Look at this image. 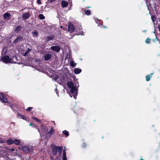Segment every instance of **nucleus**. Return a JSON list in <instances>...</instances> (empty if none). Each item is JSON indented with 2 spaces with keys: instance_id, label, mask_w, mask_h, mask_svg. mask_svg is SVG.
Returning a JSON list of instances; mask_svg holds the SVG:
<instances>
[{
  "instance_id": "f257e3e1",
  "label": "nucleus",
  "mask_w": 160,
  "mask_h": 160,
  "mask_svg": "<svg viewBox=\"0 0 160 160\" xmlns=\"http://www.w3.org/2000/svg\"><path fill=\"white\" fill-rule=\"evenodd\" d=\"M67 86L70 90V96L71 97H73L75 99H76L78 93V88L79 87L78 82H76L75 84L71 82H68L67 83Z\"/></svg>"
},
{
  "instance_id": "f03ea898",
  "label": "nucleus",
  "mask_w": 160,
  "mask_h": 160,
  "mask_svg": "<svg viewBox=\"0 0 160 160\" xmlns=\"http://www.w3.org/2000/svg\"><path fill=\"white\" fill-rule=\"evenodd\" d=\"M54 79L58 82L59 84H62L65 83L66 82L65 79L63 77L62 75L60 76L56 75H53Z\"/></svg>"
},
{
  "instance_id": "7ed1b4c3",
  "label": "nucleus",
  "mask_w": 160,
  "mask_h": 160,
  "mask_svg": "<svg viewBox=\"0 0 160 160\" xmlns=\"http://www.w3.org/2000/svg\"><path fill=\"white\" fill-rule=\"evenodd\" d=\"M1 60L2 61L5 63H10V58L8 56H2L1 57Z\"/></svg>"
},
{
  "instance_id": "20e7f679",
  "label": "nucleus",
  "mask_w": 160,
  "mask_h": 160,
  "mask_svg": "<svg viewBox=\"0 0 160 160\" xmlns=\"http://www.w3.org/2000/svg\"><path fill=\"white\" fill-rule=\"evenodd\" d=\"M0 101L3 102H7V99L6 97L2 93L0 92Z\"/></svg>"
},
{
  "instance_id": "39448f33",
  "label": "nucleus",
  "mask_w": 160,
  "mask_h": 160,
  "mask_svg": "<svg viewBox=\"0 0 160 160\" xmlns=\"http://www.w3.org/2000/svg\"><path fill=\"white\" fill-rule=\"evenodd\" d=\"M75 28L71 23H69L68 25V30L70 32H72L74 31Z\"/></svg>"
},
{
  "instance_id": "423d86ee",
  "label": "nucleus",
  "mask_w": 160,
  "mask_h": 160,
  "mask_svg": "<svg viewBox=\"0 0 160 160\" xmlns=\"http://www.w3.org/2000/svg\"><path fill=\"white\" fill-rule=\"evenodd\" d=\"M54 131V130L53 128H51V129L49 131L47 134H46V138L47 139H48L50 138Z\"/></svg>"
},
{
  "instance_id": "0eeeda50",
  "label": "nucleus",
  "mask_w": 160,
  "mask_h": 160,
  "mask_svg": "<svg viewBox=\"0 0 160 160\" xmlns=\"http://www.w3.org/2000/svg\"><path fill=\"white\" fill-rule=\"evenodd\" d=\"M52 50L54 51L58 52L60 50V48L58 46H53L51 48Z\"/></svg>"
},
{
  "instance_id": "6e6552de",
  "label": "nucleus",
  "mask_w": 160,
  "mask_h": 160,
  "mask_svg": "<svg viewBox=\"0 0 160 160\" xmlns=\"http://www.w3.org/2000/svg\"><path fill=\"white\" fill-rule=\"evenodd\" d=\"M18 58L16 57H13L12 58H10V63H17Z\"/></svg>"
},
{
  "instance_id": "1a4fd4ad",
  "label": "nucleus",
  "mask_w": 160,
  "mask_h": 160,
  "mask_svg": "<svg viewBox=\"0 0 160 160\" xmlns=\"http://www.w3.org/2000/svg\"><path fill=\"white\" fill-rule=\"evenodd\" d=\"M52 57L51 54H47L45 55L44 57V60L46 61H47L50 60Z\"/></svg>"
},
{
  "instance_id": "9d476101",
  "label": "nucleus",
  "mask_w": 160,
  "mask_h": 160,
  "mask_svg": "<svg viewBox=\"0 0 160 160\" xmlns=\"http://www.w3.org/2000/svg\"><path fill=\"white\" fill-rule=\"evenodd\" d=\"M30 13L28 12H26L24 13L22 16L23 19H26L30 16Z\"/></svg>"
},
{
  "instance_id": "9b49d317",
  "label": "nucleus",
  "mask_w": 160,
  "mask_h": 160,
  "mask_svg": "<svg viewBox=\"0 0 160 160\" xmlns=\"http://www.w3.org/2000/svg\"><path fill=\"white\" fill-rule=\"evenodd\" d=\"M10 16V14L9 13H5L3 15L4 19L7 20L9 19Z\"/></svg>"
},
{
  "instance_id": "f8f14e48",
  "label": "nucleus",
  "mask_w": 160,
  "mask_h": 160,
  "mask_svg": "<svg viewBox=\"0 0 160 160\" xmlns=\"http://www.w3.org/2000/svg\"><path fill=\"white\" fill-rule=\"evenodd\" d=\"M82 71V70L78 68H76L74 70V72L76 74H78Z\"/></svg>"
},
{
  "instance_id": "ddd939ff",
  "label": "nucleus",
  "mask_w": 160,
  "mask_h": 160,
  "mask_svg": "<svg viewBox=\"0 0 160 160\" xmlns=\"http://www.w3.org/2000/svg\"><path fill=\"white\" fill-rule=\"evenodd\" d=\"M68 5V3L67 2L64 1H63L62 2V7H67Z\"/></svg>"
},
{
  "instance_id": "4468645a",
  "label": "nucleus",
  "mask_w": 160,
  "mask_h": 160,
  "mask_svg": "<svg viewBox=\"0 0 160 160\" xmlns=\"http://www.w3.org/2000/svg\"><path fill=\"white\" fill-rule=\"evenodd\" d=\"M13 140L11 138H10L7 141V144L8 145L12 144L13 143Z\"/></svg>"
},
{
  "instance_id": "2eb2a0df",
  "label": "nucleus",
  "mask_w": 160,
  "mask_h": 160,
  "mask_svg": "<svg viewBox=\"0 0 160 160\" xmlns=\"http://www.w3.org/2000/svg\"><path fill=\"white\" fill-rule=\"evenodd\" d=\"M22 38L21 36H19L17 38L14 40V42L16 43L20 42L22 39Z\"/></svg>"
},
{
  "instance_id": "dca6fc26",
  "label": "nucleus",
  "mask_w": 160,
  "mask_h": 160,
  "mask_svg": "<svg viewBox=\"0 0 160 160\" xmlns=\"http://www.w3.org/2000/svg\"><path fill=\"white\" fill-rule=\"evenodd\" d=\"M153 74V73H152L150 74L149 75H148L146 77V80L147 81H149V80H150V78H151L152 77V76Z\"/></svg>"
},
{
  "instance_id": "f3484780",
  "label": "nucleus",
  "mask_w": 160,
  "mask_h": 160,
  "mask_svg": "<svg viewBox=\"0 0 160 160\" xmlns=\"http://www.w3.org/2000/svg\"><path fill=\"white\" fill-rule=\"evenodd\" d=\"M151 19L154 25H155V24H157V23H155V21L156 19V17L154 15H153L151 16ZM157 23V22L156 23Z\"/></svg>"
},
{
  "instance_id": "a211bd4d",
  "label": "nucleus",
  "mask_w": 160,
  "mask_h": 160,
  "mask_svg": "<svg viewBox=\"0 0 160 160\" xmlns=\"http://www.w3.org/2000/svg\"><path fill=\"white\" fill-rule=\"evenodd\" d=\"M70 64L71 66L72 67H74L77 64L76 63H75V62L72 60H71L70 62Z\"/></svg>"
},
{
  "instance_id": "6ab92c4d",
  "label": "nucleus",
  "mask_w": 160,
  "mask_h": 160,
  "mask_svg": "<svg viewBox=\"0 0 160 160\" xmlns=\"http://www.w3.org/2000/svg\"><path fill=\"white\" fill-rule=\"evenodd\" d=\"M23 151L25 152H27L29 151V149L28 147L26 146H24L22 148Z\"/></svg>"
},
{
  "instance_id": "aec40b11",
  "label": "nucleus",
  "mask_w": 160,
  "mask_h": 160,
  "mask_svg": "<svg viewBox=\"0 0 160 160\" xmlns=\"http://www.w3.org/2000/svg\"><path fill=\"white\" fill-rule=\"evenodd\" d=\"M57 152V147H54L52 149V152L54 155H56Z\"/></svg>"
},
{
  "instance_id": "412c9836",
  "label": "nucleus",
  "mask_w": 160,
  "mask_h": 160,
  "mask_svg": "<svg viewBox=\"0 0 160 160\" xmlns=\"http://www.w3.org/2000/svg\"><path fill=\"white\" fill-rule=\"evenodd\" d=\"M20 141L18 139H15L13 140V143L16 145H19L20 143Z\"/></svg>"
},
{
  "instance_id": "4be33fe9",
  "label": "nucleus",
  "mask_w": 160,
  "mask_h": 160,
  "mask_svg": "<svg viewBox=\"0 0 160 160\" xmlns=\"http://www.w3.org/2000/svg\"><path fill=\"white\" fill-rule=\"evenodd\" d=\"M33 36L34 37H37L38 36V32L37 31H35L32 32Z\"/></svg>"
},
{
  "instance_id": "5701e85b",
  "label": "nucleus",
  "mask_w": 160,
  "mask_h": 160,
  "mask_svg": "<svg viewBox=\"0 0 160 160\" xmlns=\"http://www.w3.org/2000/svg\"><path fill=\"white\" fill-rule=\"evenodd\" d=\"M67 160V158H66V153L65 151H63V158H62V160Z\"/></svg>"
},
{
  "instance_id": "b1692460",
  "label": "nucleus",
  "mask_w": 160,
  "mask_h": 160,
  "mask_svg": "<svg viewBox=\"0 0 160 160\" xmlns=\"http://www.w3.org/2000/svg\"><path fill=\"white\" fill-rule=\"evenodd\" d=\"M62 133L67 137H68L69 136V132L66 130H64L63 131Z\"/></svg>"
},
{
  "instance_id": "393cba45",
  "label": "nucleus",
  "mask_w": 160,
  "mask_h": 160,
  "mask_svg": "<svg viewBox=\"0 0 160 160\" xmlns=\"http://www.w3.org/2000/svg\"><path fill=\"white\" fill-rule=\"evenodd\" d=\"M7 50V48H4L2 50V54H6Z\"/></svg>"
},
{
  "instance_id": "a878e982",
  "label": "nucleus",
  "mask_w": 160,
  "mask_h": 160,
  "mask_svg": "<svg viewBox=\"0 0 160 160\" xmlns=\"http://www.w3.org/2000/svg\"><path fill=\"white\" fill-rule=\"evenodd\" d=\"M32 118L33 120H35L36 122H37L39 123L41 122L40 120L35 117H32Z\"/></svg>"
},
{
  "instance_id": "bb28decb",
  "label": "nucleus",
  "mask_w": 160,
  "mask_h": 160,
  "mask_svg": "<svg viewBox=\"0 0 160 160\" xmlns=\"http://www.w3.org/2000/svg\"><path fill=\"white\" fill-rule=\"evenodd\" d=\"M32 118L33 120H35L36 122H37L39 123L41 122L40 120L35 117H32Z\"/></svg>"
},
{
  "instance_id": "cd10ccee",
  "label": "nucleus",
  "mask_w": 160,
  "mask_h": 160,
  "mask_svg": "<svg viewBox=\"0 0 160 160\" xmlns=\"http://www.w3.org/2000/svg\"><path fill=\"white\" fill-rule=\"evenodd\" d=\"M57 149L58 150V152L61 153L62 152V148L59 146L57 147Z\"/></svg>"
},
{
  "instance_id": "c85d7f7f",
  "label": "nucleus",
  "mask_w": 160,
  "mask_h": 160,
  "mask_svg": "<svg viewBox=\"0 0 160 160\" xmlns=\"http://www.w3.org/2000/svg\"><path fill=\"white\" fill-rule=\"evenodd\" d=\"M39 17L40 19H43L45 18V17L42 14H40L39 15Z\"/></svg>"
},
{
  "instance_id": "c756f323",
  "label": "nucleus",
  "mask_w": 160,
  "mask_h": 160,
  "mask_svg": "<svg viewBox=\"0 0 160 160\" xmlns=\"http://www.w3.org/2000/svg\"><path fill=\"white\" fill-rule=\"evenodd\" d=\"M53 38V37L52 36H49L47 38V40L48 41L52 40Z\"/></svg>"
},
{
  "instance_id": "7c9ffc66",
  "label": "nucleus",
  "mask_w": 160,
  "mask_h": 160,
  "mask_svg": "<svg viewBox=\"0 0 160 160\" xmlns=\"http://www.w3.org/2000/svg\"><path fill=\"white\" fill-rule=\"evenodd\" d=\"M85 13L88 15H89L90 14V13H91V12H90V10H87L85 12Z\"/></svg>"
},
{
  "instance_id": "2f4dec72",
  "label": "nucleus",
  "mask_w": 160,
  "mask_h": 160,
  "mask_svg": "<svg viewBox=\"0 0 160 160\" xmlns=\"http://www.w3.org/2000/svg\"><path fill=\"white\" fill-rule=\"evenodd\" d=\"M19 118H22V119H24V120H26V117H24L23 116L20 115H19Z\"/></svg>"
},
{
  "instance_id": "473e14b6",
  "label": "nucleus",
  "mask_w": 160,
  "mask_h": 160,
  "mask_svg": "<svg viewBox=\"0 0 160 160\" xmlns=\"http://www.w3.org/2000/svg\"><path fill=\"white\" fill-rule=\"evenodd\" d=\"M150 42V39L149 38H147L146 40V42L147 43H149Z\"/></svg>"
},
{
  "instance_id": "72a5a7b5",
  "label": "nucleus",
  "mask_w": 160,
  "mask_h": 160,
  "mask_svg": "<svg viewBox=\"0 0 160 160\" xmlns=\"http://www.w3.org/2000/svg\"><path fill=\"white\" fill-rule=\"evenodd\" d=\"M30 51V49H28V50L26 51L24 54V56H26L28 54V52H29Z\"/></svg>"
},
{
  "instance_id": "f704fd0d",
  "label": "nucleus",
  "mask_w": 160,
  "mask_h": 160,
  "mask_svg": "<svg viewBox=\"0 0 160 160\" xmlns=\"http://www.w3.org/2000/svg\"><path fill=\"white\" fill-rule=\"evenodd\" d=\"M4 141L2 138H0V143H4Z\"/></svg>"
},
{
  "instance_id": "c9c22d12",
  "label": "nucleus",
  "mask_w": 160,
  "mask_h": 160,
  "mask_svg": "<svg viewBox=\"0 0 160 160\" xmlns=\"http://www.w3.org/2000/svg\"><path fill=\"white\" fill-rule=\"evenodd\" d=\"M32 109V107H29V108H28L26 110L27 111H30V110H31Z\"/></svg>"
},
{
  "instance_id": "e433bc0d",
  "label": "nucleus",
  "mask_w": 160,
  "mask_h": 160,
  "mask_svg": "<svg viewBox=\"0 0 160 160\" xmlns=\"http://www.w3.org/2000/svg\"><path fill=\"white\" fill-rule=\"evenodd\" d=\"M41 0H37V2L38 4H41Z\"/></svg>"
},
{
  "instance_id": "4c0bfd02",
  "label": "nucleus",
  "mask_w": 160,
  "mask_h": 160,
  "mask_svg": "<svg viewBox=\"0 0 160 160\" xmlns=\"http://www.w3.org/2000/svg\"><path fill=\"white\" fill-rule=\"evenodd\" d=\"M82 146L83 147L85 148L86 147V144L85 143H84L82 145Z\"/></svg>"
},
{
  "instance_id": "58836bf2",
  "label": "nucleus",
  "mask_w": 160,
  "mask_h": 160,
  "mask_svg": "<svg viewBox=\"0 0 160 160\" xmlns=\"http://www.w3.org/2000/svg\"><path fill=\"white\" fill-rule=\"evenodd\" d=\"M49 2H52L55 1V0H48Z\"/></svg>"
},
{
  "instance_id": "ea45409f",
  "label": "nucleus",
  "mask_w": 160,
  "mask_h": 160,
  "mask_svg": "<svg viewBox=\"0 0 160 160\" xmlns=\"http://www.w3.org/2000/svg\"><path fill=\"white\" fill-rule=\"evenodd\" d=\"M158 28L159 32H160V25H158Z\"/></svg>"
},
{
  "instance_id": "a19ab883",
  "label": "nucleus",
  "mask_w": 160,
  "mask_h": 160,
  "mask_svg": "<svg viewBox=\"0 0 160 160\" xmlns=\"http://www.w3.org/2000/svg\"><path fill=\"white\" fill-rule=\"evenodd\" d=\"M98 21H99V19H96L95 20V22H96V23H97V22H98Z\"/></svg>"
},
{
  "instance_id": "79ce46f5",
  "label": "nucleus",
  "mask_w": 160,
  "mask_h": 160,
  "mask_svg": "<svg viewBox=\"0 0 160 160\" xmlns=\"http://www.w3.org/2000/svg\"><path fill=\"white\" fill-rule=\"evenodd\" d=\"M55 90L56 91V93L58 95V93L57 92V88H56V89Z\"/></svg>"
},
{
  "instance_id": "37998d69",
  "label": "nucleus",
  "mask_w": 160,
  "mask_h": 160,
  "mask_svg": "<svg viewBox=\"0 0 160 160\" xmlns=\"http://www.w3.org/2000/svg\"><path fill=\"white\" fill-rule=\"evenodd\" d=\"M11 151H12V152H14V149H12L11 150Z\"/></svg>"
},
{
  "instance_id": "c03bdc74",
  "label": "nucleus",
  "mask_w": 160,
  "mask_h": 160,
  "mask_svg": "<svg viewBox=\"0 0 160 160\" xmlns=\"http://www.w3.org/2000/svg\"><path fill=\"white\" fill-rule=\"evenodd\" d=\"M63 29L64 30H67V28H63Z\"/></svg>"
},
{
  "instance_id": "a18cd8bd",
  "label": "nucleus",
  "mask_w": 160,
  "mask_h": 160,
  "mask_svg": "<svg viewBox=\"0 0 160 160\" xmlns=\"http://www.w3.org/2000/svg\"><path fill=\"white\" fill-rule=\"evenodd\" d=\"M32 123H30L29 125V126H32Z\"/></svg>"
},
{
  "instance_id": "49530a36",
  "label": "nucleus",
  "mask_w": 160,
  "mask_h": 160,
  "mask_svg": "<svg viewBox=\"0 0 160 160\" xmlns=\"http://www.w3.org/2000/svg\"><path fill=\"white\" fill-rule=\"evenodd\" d=\"M38 131L39 132V133L40 134V135H41V132H40V131L39 130H38Z\"/></svg>"
},
{
  "instance_id": "de8ad7c7",
  "label": "nucleus",
  "mask_w": 160,
  "mask_h": 160,
  "mask_svg": "<svg viewBox=\"0 0 160 160\" xmlns=\"http://www.w3.org/2000/svg\"><path fill=\"white\" fill-rule=\"evenodd\" d=\"M60 27L61 28H62V26H60Z\"/></svg>"
},
{
  "instance_id": "09e8293b",
  "label": "nucleus",
  "mask_w": 160,
  "mask_h": 160,
  "mask_svg": "<svg viewBox=\"0 0 160 160\" xmlns=\"http://www.w3.org/2000/svg\"><path fill=\"white\" fill-rule=\"evenodd\" d=\"M141 160H144L142 159V158H141Z\"/></svg>"
},
{
  "instance_id": "8fccbe9b",
  "label": "nucleus",
  "mask_w": 160,
  "mask_h": 160,
  "mask_svg": "<svg viewBox=\"0 0 160 160\" xmlns=\"http://www.w3.org/2000/svg\"><path fill=\"white\" fill-rule=\"evenodd\" d=\"M19 28V27H17V28Z\"/></svg>"
}]
</instances>
